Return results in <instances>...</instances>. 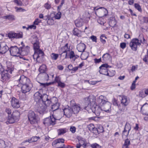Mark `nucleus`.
I'll list each match as a JSON object with an SVG mask.
<instances>
[{"label": "nucleus", "instance_id": "f257e3e1", "mask_svg": "<svg viewBox=\"0 0 148 148\" xmlns=\"http://www.w3.org/2000/svg\"><path fill=\"white\" fill-rule=\"evenodd\" d=\"M85 103L87 106L91 108L92 112L97 116H99L102 110L101 108L98 105H95V100L91 99L89 97L85 98Z\"/></svg>", "mask_w": 148, "mask_h": 148}, {"label": "nucleus", "instance_id": "f03ea898", "mask_svg": "<svg viewBox=\"0 0 148 148\" xmlns=\"http://www.w3.org/2000/svg\"><path fill=\"white\" fill-rule=\"evenodd\" d=\"M34 98L37 103H40L42 102V103H46L47 105H48L51 103L50 100L48 98V95L46 94H42L38 91L34 94Z\"/></svg>", "mask_w": 148, "mask_h": 148}, {"label": "nucleus", "instance_id": "7ed1b4c3", "mask_svg": "<svg viewBox=\"0 0 148 148\" xmlns=\"http://www.w3.org/2000/svg\"><path fill=\"white\" fill-rule=\"evenodd\" d=\"M9 51L10 55L14 56L19 57L20 58H23V56L26 55V52L24 51H22L21 48L17 46H11L9 48ZM26 52L27 51H26Z\"/></svg>", "mask_w": 148, "mask_h": 148}, {"label": "nucleus", "instance_id": "20e7f679", "mask_svg": "<svg viewBox=\"0 0 148 148\" xmlns=\"http://www.w3.org/2000/svg\"><path fill=\"white\" fill-rule=\"evenodd\" d=\"M28 120L31 124H36L39 122L40 118L38 114L32 110H29L27 114Z\"/></svg>", "mask_w": 148, "mask_h": 148}, {"label": "nucleus", "instance_id": "39448f33", "mask_svg": "<svg viewBox=\"0 0 148 148\" xmlns=\"http://www.w3.org/2000/svg\"><path fill=\"white\" fill-rule=\"evenodd\" d=\"M14 79L16 80L15 83L17 82L22 85L32 83L29 79L23 75H18L14 77Z\"/></svg>", "mask_w": 148, "mask_h": 148}, {"label": "nucleus", "instance_id": "423d86ee", "mask_svg": "<svg viewBox=\"0 0 148 148\" xmlns=\"http://www.w3.org/2000/svg\"><path fill=\"white\" fill-rule=\"evenodd\" d=\"M20 113L18 110H15L10 115L8 116L7 123H13L15 122H17L19 120Z\"/></svg>", "mask_w": 148, "mask_h": 148}, {"label": "nucleus", "instance_id": "0eeeda50", "mask_svg": "<svg viewBox=\"0 0 148 148\" xmlns=\"http://www.w3.org/2000/svg\"><path fill=\"white\" fill-rule=\"evenodd\" d=\"M13 70V67L7 66V69L2 73L1 75V79H2L1 81L4 82L5 81L8 80L10 77V75L8 73L12 74Z\"/></svg>", "mask_w": 148, "mask_h": 148}, {"label": "nucleus", "instance_id": "6e6552de", "mask_svg": "<svg viewBox=\"0 0 148 148\" xmlns=\"http://www.w3.org/2000/svg\"><path fill=\"white\" fill-rule=\"evenodd\" d=\"M56 119L53 114L44 119L43 124L46 126H53L56 124Z\"/></svg>", "mask_w": 148, "mask_h": 148}, {"label": "nucleus", "instance_id": "1a4fd4ad", "mask_svg": "<svg viewBox=\"0 0 148 148\" xmlns=\"http://www.w3.org/2000/svg\"><path fill=\"white\" fill-rule=\"evenodd\" d=\"M140 45V42H139V39L137 38H133L131 40L130 44L131 49L134 51L137 50L138 45Z\"/></svg>", "mask_w": 148, "mask_h": 148}, {"label": "nucleus", "instance_id": "9d476101", "mask_svg": "<svg viewBox=\"0 0 148 148\" xmlns=\"http://www.w3.org/2000/svg\"><path fill=\"white\" fill-rule=\"evenodd\" d=\"M8 36L10 39L20 38L23 37V33L21 32L15 33L14 32H10L8 33Z\"/></svg>", "mask_w": 148, "mask_h": 148}, {"label": "nucleus", "instance_id": "9b49d317", "mask_svg": "<svg viewBox=\"0 0 148 148\" xmlns=\"http://www.w3.org/2000/svg\"><path fill=\"white\" fill-rule=\"evenodd\" d=\"M33 87L32 83L22 85L21 90L23 93H26L29 92Z\"/></svg>", "mask_w": 148, "mask_h": 148}, {"label": "nucleus", "instance_id": "f8f14e48", "mask_svg": "<svg viewBox=\"0 0 148 148\" xmlns=\"http://www.w3.org/2000/svg\"><path fill=\"white\" fill-rule=\"evenodd\" d=\"M9 48L4 43H1L0 44V54H2L5 53L8 50L9 51Z\"/></svg>", "mask_w": 148, "mask_h": 148}, {"label": "nucleus", "instance_id": "ddd939ff", "mask_svg": "<svg viewBox=\"0 0 148 148\" xmlns=\"http://www.w3.org/2000/svg\"><path fill=\"white\" fill-rule=\"evenodd\" d=\"M63 110L64 115L67 118H70L73 114V110L71 107L68 106V108H65Z\"/></svg>", "mask_w": 148, "mask_h": 148}, {"label": "nucleus", "instance_id": "4468645a", "mask_svg": "<svg viewBox=\"0 0 148 148\" xmlns=\"http://www.w3.org/2000/svg\"><path fill=\"white\" fill-rule=\"evenodd\" d=\"M44 55V53L40 49L34 52V54L33 56V58L35 59L36 57L37 62H38L37 59L40 57L43 58Z\"/></svg>", "mask_w": 148, "mask_h": 148}, {"label": "nucleus", "instance_id": "2eb2a0df", "mask_svg": "<svg viewBox=\"0 0 148 148\" xmlns=\"http://www.w3.org/2000/svg\"><path fill=\"white\" fill-rule=\"evenodd\" d=\"M12 106L14 108H18L20 107L19 101L15 97H13L11 100Z\"/></svg>", "mask_w": 148, "mask_h": 148}, {"label": "nucleus", "instance_id": "dca6fc26", "mask_svg": "<svg viewBox=\"0 0 148 148\" xmlns=\"http://www.w3.org/2000/svg\"><path fill=\"white\" fill-rule=\"evenodd\" d=\"M44 105V106L42 105L41 106H40L38 107L37 108H36L35 111H36L39 112L40 114L44 112H45L47 108V106H48L49 105H47V104L45 103H42Z\"/></svg>", "mask_w": 148, "mask_h": 148}, {"label": "nucleus", "instance_id": "f3484780", "mask_svg": "<svg viewBox=\"0 0 148 148\" xmlns=\"http://www.w3.org/2000/svg\"><path fill=\"white\" fill-rule=\"evenodd\" d=\"M93 10L94 11L97 15V13L101 12V11H102L105 13L104 15L105 16L107 15L108 12L107 10L103 7H100L99 8H97V7H94Z\"/></svg>", "mask_w": 148, "mask_h": 148}, {"label": "nucleus", "instance_id": "a211bd4d", "mask_svg": "<svg viewBox=\"0 0 148 148\" xmlns=\"http://www.w3.org/2000/svg\"><path fill=\"white\" fill-rule=\"evenodd\" d=\"M140 112L144 115H148V104L146 103L144 104L141 107Z\"/></svg>", "mask_w": 148, "mask_h": 148}, {"label": "nucleus", "instance_id": "6ab92c4d", "mask_svg": "<svg viewBox=\"0 0 148 148\" xmlns=\"http://www.w3.org/2000/svg\"><path fill=\"white\" fill-rule=\"evenodd\" d=\"M95 134L96 135H98L100 133H103L104 131V129L103 126L100 125H97L95 127Z\"/></svg>", "mask_w": 148, "mask_h": 148}, {"label": "nucleus", "instance_id": "aec40b11", "mask_svg": "<svg viewBox=\"0 0 148 148\" xmlns=\"http://www.w3.org/2000/svg\"><path fill=\"white\" fill-rule=\"evenodd\" d=\"M68 43H66L64 46L62 47L61 48L62 53L61 54V55L62 56L63 54L65 53V59H67L69 58L68 56L67 53V51H69V50H68Z\"/></svg>", "mask_w": 148, "mask_h": 148}, {"label": "nucleus", "instance_id": "412c9836", "mask_svg": "<svg viewBox=\"0 0 148 148\" xmlns=\"http://www.w3.org/2000/svg\"><path fill=\"white\" fill-rule=\"evenodd\" d=\"M111 104L110 102H108L105 106H103V110L106 112L109 113L111 111Z\"/></svg>", "mask_w": 148, "mask_h": 148}, {"label": "nucleus", "instance_id": "4be33fe9", "mask_svg": "<svg viewBox=\"0 0 148 148\" xmlns=\"http://www.w3.org/2000/svg\"><path fill=\"white\" fill-rule=\"evenodd\" d=\"M73 110V114H77L79 110L83 109L82 108H81L79 105L75 104L72 106L71 107Z\"/></svg>", "mask_w": 148, "mask_h": 148}, {"label": "nucleus", "instance_id": "5701e85b", "mask_svg": "<svg viewBox=\"0 0 148 148\" xmlns=\"http://www.w3.org/2000/svg\"><path fill=\"white\" fill-rule=\"evenodd\" d=\"M35 42L32 43L33 45V48L34 52L40 49V46L39 42V40L37 38H34Z\"/></svg>", "mask_w": 148, "mask_h": 148}, {"label": "nucleus", "instance_id": "b1692460", "mask_svg": "<svg viewBox=\"0 0 148 148\" xmlns=\"http://www.w3.org/2000/svg\"><path fill=\"white\" fill-rule=\"evenodd\" d=\"M77 48L78 51L83 53L85 51L86 46L84 43H80L77 45Z\"/></svg>", "mask_w": 148, "mask_h": 148}, {"label": "nucleus", "instance_id": "393cba45", "mask_svg": "<svg viewBox=\"0 0 148 148\" xmlns=\"http://www.w3.org/2000/svg\"><path fill=\"white\" fill-rule=\"evenodd\" d=\"M121 103L124 106H123L122 107H125V106L128 104L129 102L127 100V96L124 95H122L121 96Z\"/></svg>", "mask_w": 148, "mask_h": 148}, {"label": "nucleus", "instance_id": "a878e982", "mask_svg": "<svg viewBox=\"0 0 148 148\" xmlns=\"http://www.w3.org/2000/svg\"><path fill=\"white\" fill-rule=\"evenodd\" d=\"M43 19L44 20H47V24L50 25H52L53 22V20L52 18L49 15L44 16Z\"/></svg>", "mask_w": 148, "mask_h": 148}, {"label": "nucleus", "instance_id": "bb28decb", "mask_svg": "<svg viewBox=\"0 0 148 148\" xmlns=\"http://www.w3.org/2000/svg\"><path fill=\"white\" fill-rule=\"evenodd\" d=\"M21 45L22 46L19 47L20 48H21V49L22 51H25L24 52H25V51H27V53H25L26 55H27L29 52V47L28 46H25L23 42H21Z\"/></svg>", "mask_w": 148, "mask_h": 148}, {"label": "nucleus", "instance_id": "cd10ccee", "mask_svg": "<svg viewBox=\"0 0 148 148\" xmlns=\"http://www.w3.org/2000/svg\"><path fill=\"white\" fill-rule=\"evenodd\" d=\"M103 97L101 95L99 96L98 98L97 99V101L99 103L101 106H104L106 103L108 102H109L108 101H106L103 99Z\"/></svg>", "mask_w": 148, "mask_h": 148}, {"label": "nucleus", "instance_id": "c85d7f7f", "mask_svg": "<svg viewBox=\"0 0 148 148\" xmlns=\"http://www.w3.org/2000/svg\"><path fill=\"white\" fill-rule=\"evenodd\" d=\"M112 103L113 105L114 106H117L119 110L121 111H123L125 109V107H121L120 104L119 105L117 100L115 98H113L112 100Z\"/></svg>", "mask_w": 148, "mask_h": 148}, {"label": "nucleus", "instance_id": "c756f323", "mask_svg": "<svg viewBox=\"0 0 148 148\" xmlns=\"http://www.w3.org/2000/svg\"><path fill=\"white\" fill-rule=\"evenodd\" d=\"M131 128V127L130 124L127 122L125 125L124 130L122 132V136L123 137L124 136V135H125V133L127 132V130Z\"/></svg>", "mask_w": 148, "mask_h": 148}, {"label": "nucleus", "instance_id": "7c9ffc66", "mask_svg": "<svg viewBox=\"0 0 148 148\" xmlns=\"http://www.w3.org/2000/svg\"><path fill=\"white\" fill-rule=\"evenodd\" d=\"M75 23L77 27H80L83 25L84 23L83 19L81 18L77 19L75 21Z\"/></svg>", "mask_w": 148, "mask_h": 148}, {"label": "nucleus", "instance_id": "2f4dec72", "mask_svg": "<svg viewBox=\"0 0 148 148\" xmlns=\"http://www.w3.org/2000/svg\"><path fill=\"white\" fill-rule=\"evenodd\" d=\"M111 58V57L109 53H106L104 54L102 57V60L103 61V62H104L109 60Z\"/></svg>", "mask_w": 148, "mask_h": 148}, {"label": "nucleus", "instance_id": "473e14b6", "mask_svg": "<svg viewBox=\"0 0 148 148\" xmlns=\"http://www.w3.org/2000/svg\"><path fill=\"white\" fill-rule=\"evenodd\" d=\"M99 72L100 74L104 75L107 76H111L112 75H110L108 73V68L102 69H100Z\"/></svg>", "mask_w": 148, "mask_h": 148}, {"label": "nucleus", "instance_id": "72a5a7b5", "mask_svg": "<svg viewBox=\"0 0 148 148\" xmlns=\"http://www.w3.org/2000/svg\"><path fill=\"white\" fill-rule=\"evenodd\" d=\"M116 24V21L114 18L110 17V21L109 22V25L112 27H114Z\"/></svg>", "mask_w": 148, "mask_h": 148}, {"label": "nucleus", "instance_id": "f704fd0d", "mask_svg": "<svg viewBox=\"0 0 148 148\" xmlns=\"http://www.w3.org/2000/svg\"><path fill=\"white\" fill-rule=\"evenodd\" d=\"M87 128H88V130L91 132L95 134L96 127H95L94 125L93 124H90L87 126Z\"/></svg>", "mask_w": 148, "mask_h": 148}, {"label": "nucleus", "instance_id": "c9c22d12", "mask_svg": "<svg viewBox=\"0 0 148 148\" xmlns=\"http://www.w3.org/2000/svg\"><path fill=\"white\" fill-rule=\"evenodd\" d=\"M3 18L6 20H8L10 21H12L15 20L14 16L12 14H8L4 16Z\"/></svg>", "mask_w": 148, "mask_h": 148}, {"label": "nucleus", "instance_id": "e433bc0d", "mask_svg": "<svg viewBox=\"0 0 148 148\" xmlns=\"http://www.w3.org/2000/svg\"><path fill=\"white\" fill-rule=\"evenodd\" d=\"M46 69V65L45 64H42L38 70L40 73L42 74L45 72Z\"/></svg>", "mask_w": 148, "mask_h": 148}, {"label": "nucleus", "instance_id": "4c0bfd02", "mask_svg": "<svg viewBox=\"0 0 148 148\" xmlns=\"http://www.w3.org/2000/svg\"><path fill=\"white\" fill-rule=\"evenodd\" d=\"M130 144V142L129 140L127 138L124 141V144L122 146V148H129V146Z\"/></svg>", "mask_w": 148, "mask_h": 148}, {"label": "nucleus", "instance_id": "58836bf2", "mask_svg": "<svg viewBox=\"0 0 148 148\" xmlns=\"http://www.w3.org/2000/svg\"><path fill=\"white\" fill-rule=\"evenodd\" d=\"M60 106L58 102H56L55 103L52 105L51 109L52 111H54L57 110Z\"/></svg>", "mask_w": 148, "mask_h": 148}, {"label": "nucleus", "instance_id": "ea45409f", "mask_svg": "<svg viewBox=\"0 0 148 148\" xmlns=\"http://www.w3.org/2000/svg\"><path fill=\"white\" fill-rule=\"evenodd\" d=\"M40 137L39 136H33L30 138H29L28 140H27L26 141H28L29 143H32L33 142H36L37 140L40 139Z\"/></svg>", "mask_w": 148, "mask_h": 148}, {"label": "nucleus", "instance_id": "a19ab883", "mask_svg": "<svg viewBox=\"0 0 148 148\" xmlns=\"http://www.w3.org/2000/svg\"><path fill=\"white\" fill-rule=\"evenodd\" d=\"M6 147H8L7 143L6 144L4 140H0V148H5Z\"/></svg>", "mask_w": 148, "mask_h": 148}, {"label": "nucleus", "instance_id": "79ce46f5", "mask_svg": "<svg viewBox=\"0 0 148 148\" xmlns=\"http://www.w3.org/2000/svg\"><path fill=\"white\" fill-rule=\"evenodd\" d=\"M100 40L101 42L103 44H105L106 42V41L105 39L107 38L106 35L105 34H102L100 36Z\"/></svg>", "mask_w": 148, "mask_h": 148}, {"label": "nucleus", "instance_id": "37998d69", "mask_svg": "<svg viewBox=\"0 0 148 148\" xmlns=\"http://www.w3.org/2000/svg\"><path fill=\"white\" fill-rule=\"evenodd\" d=\"M100 118V117L96 116L88 118V120L90 121H98L99 120V119Z\"/></svg>", "mask_w": 148, "mask_h": 148}, {"label": "nucleus", "instance_id": "c03bdc74", "mask_svg": "<svg viewBox=\"0 0 148 148\" xmlns=\"http://www.w3.org/2000/svg\"><path fill=\"white\" fill-rule=\"evenodd\" d=\"M79 31L80 32H81V31H79L77 28H75L73 31V34L74 36L79 37L80 36L79 33Z\"/></svg>", "mask_w": 148, "mask_h": 148}, {"label": "nucleus", "instance_id": "a18cd8bd", "mask_svg": "<svg viewBox=\"0 0 148 148\" xmlns=\"http://www.w3.org/2000/svg\"><path fill=\"white\" fill-rule=\"evenodd\" d=\"M111 66L105 63L102 64L99 67L100 69H102L108 68H111Z\"/></svg>", "mask_w": 148, "mask_h": 148}, {"label": "nucleus", "instance_id": "49530a36", "mask_svg": "<svg viewBox=\"0 0 148 148\" xmlns=\"http://www.w3.org/2000/svg\"><path fill=\"white\" fill-rule=\"evenodd\" d=\"M40 84V86L43 87H45L47 86H49L51 85L52 84V82L46 83H41L39 82Z\"/></svg>", "mask_w": 148, "mask_h": 148}, {"label": "nucleus", "instance_id": "de8ad7c7", "mask_svg": "<svg viewBox=\"0 0 148 148\" xmlns=\"http://www.w3.org/2000/svg\"><path fill=\"white\" fill-rule=\"evenodd\" d=\"M58 56L59 55L58 54L54 53H52L51 55V58L53 60H56L58 58Z\"/></svg>", "mask_w": 148, "mask_h": 148}, {"label": "nucleus", "instance_id": "09e8293b", "mask_svg": "<svg viewBox=\"0 0 148 148\" xmlns=\"http://www.w3.org/2000/svg\"><path fill=\"white\" fill-rule=\"evenodd\" d=\"M135 8L139 12H142V10L139 4L137 3H135L134 5Z\"/></svg>", "mask_w": 148, "mask_h": 148}, {"label": "nucleus", "instance_id": "8fccbe9b", "mask_svg": "<svg viewBox=\"0 0 148 148\" xmlns=\"http://www.w3.org/2000/svg\"><path fill=\"white\" fill-rule=\"evenodd\" d=\"M66 85L64 83L60 81L58 84L57 86L62 88H64L66 86Z\"/></svg>", "mask_w": 148, "mask_h": 148}, {"label": "nucleus", "instance_id": "3c124183", "mask_svg": "<svg viewBox=\"0 0 148 148\" xmlns=\"http://www.w3.org/2000/svg\"><path fill=\"white\" fill-rule=\"evenodd\" d=\"M75 55L74 52L73 51H71L68 55V56L69 57L68 58H69L70 59L73 58L75 56Z\"/></svg>", "mask_w": 148, "mask_h": 148}, {"label": "nucleus", "instance_id": "603ef678", "mask_svg": "<svg viewBox=\"0 0 148 148\" xmlns=\"http://www.w3.org/2000/svg\"><path fill=\"white\" fill-rule=\"evenodd\" d=\"M58 12L55 15V17L56 19H59L61 17L62 13L60 11H57Z\"/></svg>", "mask_w": 148, "mask_h": 148}, {"label": "nucleus", "instance_id": "864d4df0", "mask_svg": "<svg viewBox=\"0 0 148 148\" xmlns=\"http://www.w3.org/2000/svg\"><path fill=\"white\" fill-rule=\"evenodd\" d=\"M58 135H62L66 132V130L65 129H59L58 131Z\"/></svg>", "mask_w": 148, "mask_h": 148}, {"label": "nucleus", "instance_id": "5fc2aeb1", "mask_svg": "<svg viewBox=\"0 0 148 148\" xmlns=\"http://www.w3.org/2000/svg\"><path fill=\"white\" fill-rule=\"evenodd\" d=\"M60 81H61L60 78L59 76H56L55 78L54 81L52 83V84L54 83H56L58 84Z\"/></svg>", "mask_w": 148, "mask_h": 148}, {"label": "nucleus", "instance_id": "6e6d98bb", "mask_svg": "<svg viewBox=\"0 0 148 148\" xmlns=\"http://www.w3.org/2000/svg\"><path fill=\"white\" fill-rule=\"evenodd\" d=\"M65 3L64 0H62L60 5L57 7V10L60 11L61 10V8L62 7L63 4H64Z\"/></svg>", "mask_w": 148, "mask_h": 148}, {"label": "nucleus", "instance_id": "4d7b16f0", "mask_svg": "<svg viewBox=\"0 0 148 148\" xmlns=\"http://www.w3.org/2000/svg\"><path fill=\"white\" fill-rule=\"evenodd\" d=\"M42 74V76L44 77L45 80L46 81H47L49 80V76L48 74L46 72L43 73Z\"/></svg>", "mask_w": 148, "mask_h": 148}, {"label": "nucleus", "instance_id": "13d9d810", "mask_svg": "<svg viewBox=\"0 0 148 148\" xmlns=\"http://www.w3.org/2000/svg\"><path fill=\"white\" fill-rule=\"evenodd\" d=\"M36 28V26L33 23V24L29 25V26L27 28V29L28 30L29 29H35Z\"/></svg>", "mask_w": 148, "mask_h": 148}, {"label": "nucleus", "instance_id": "bf43d9fd", "mask_svg": "<svg viewBox=\"0 0 148 148\" xmlns=\"http://www.w3.org/2000/svg\"><path fill=\"white\" fill-rule=\"evenodd\" d=\"M91 147L92 148H100V145L97 143L93 144L91 145Z\"/></svg>", "mask_w": 148, "mask_h": 148}, {"label": "nucleus", "instance_id": "052dcab7", "mask_svg": "<svg viewBox=\"0 0 148 148\" xmlns=\"http://www.w3.org/2000/svg\"><path fill=\"white\" fill-rule=\"evenodd\" d=\"M15 8L16 10L18 12H23L25 11V10L24 9L22 8H18L17 7H15Z\"/></svg>", "mask_w": 148, "mask_h": 148}, {"label": "nucleus", "instance_id": "680f3d73", "mask_svg": "<svg viewBox=\"0 0 148 148\" xmlns=\"http://www.w3.org/2000/svg\"><path fill=\"white\" fill-rule=\"evenodd\" d=\"M41 22V20L38 18H36L34 21L33 23L35 25H38V24Z\"/></svg>", "mask_w": 148, "mask_h": 148}, {"label": "nucleus", "instance_id": "e2e57ef3", "mask_svg": "<svg viewBox=\"0 0 148 148\" xmlns=\"http://www.w3.org/2000/svg\"><path fill=\"white\" fill-rule=\"evenodd\" d=\"M45 7L47 10H49L51 8V5L47 2L45 4Z\"/></svg>", "mask_w": 148, "mask_h": 148}, {"label": "nucleus", "instance_id": "0e129e2a", "mask_svg": "<svg viewBox=\"0 0 148 148\" xmlns=\"http://www.w3.org/2000/svg\"><path fill=\"white\" fill-rule=\"evenodd\" d=\"M58 144L62 143H64V140L63 138H59L56 139Z\"/></svg>", "mask_w": 148, "mask_h": 148}, {"label": "nucleus", "instance_id": "69168bd1", "mask_svg": "<svg viewBox=\"0 0 148 148\" xmlns=\"http://www.w3.org/2000/svg\"><path fill=\"white\" fill-rule=\"evenodd\" d=\"M90 38L92 40L93 42H97V38L96 36L94 35H92L90 37Z\"/></svg>", "mask_w": 148, "mask_h": 148}, {"label": "nucleus", "instance_id": "338daca9", "mask_svg": "<svg viewBox=\"0 0 148 148\" xmlns=\"http://www.w3.org/2000/svg\"><path fill=\"white\" fill-rule=\"evenodd\" d=\"M78 139L80 143H82V141H83V142H86V140L81 137H79L78 138Z\"/></svg>", "mask_w": 148, "mask_h": 148}, {"label": "nucleus", "instance_id": "774afa93", "mask_svg": "<svg viewBox=\"0 0 148 148\" xmlns=\"http://www.w3.org/2000/svg\"><path fill=\"white\" fill-rule=\"evenodd\" d=\"M70 130L72 133H74L76 131V128L74 126H72L71 127Z\"/></svg>", "mask_w": 148, "mask_h": 148}]
</instances>
